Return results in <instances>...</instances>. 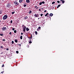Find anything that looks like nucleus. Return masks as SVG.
<instances>
[{"label":"nucleus","instance_id":"obj_44","mask_svg":"<svg viewBox=\"0 0 74 74\" xmlns=\"http://www.w3.org/2000/svg\"><path fill=\"white\" fill-rule=\"evenodd\" d=\"M19 45L20 46H21V44H20Z\"/></svg>","mask_w":74,"mask_h":74},{"label":"nucleus","instance_id":"obj_50","mask_svg":"<svg viewBox=\"0 0 74 74\" xmlns=\"http://www.w3.org/2000/svg\"><path fill=\"white\" fill-rule=\"evenodd\" d=\"M40 19V18H38V19Z\"/></svg>","mask_w":74,"mask_h":74},{"label":"nucleus","instance_id":"obj_35","mask_svg":"<svg viewBox=\"0 0 74 74\" xmlns=\"http://www.w3.org/2000/svg\"><path fill=\"white\" fill-rule=\"evenodd\" d=\"M11 23H12V20H11L10 21Z\"/></svg>","mask_w":74,"mask_h":74},{"label":"nucleus","instance_id":"obj_14","mask_svg":"<svg viewBox=\"0 0 74 74\" xmlns=\"http://www.w3.org/2000/svg\"><path fill=\"white\" fill-rule=\"evenodd\" d=\"M15 42H16V43L18 42V40H17L15 39Z\"/></svg>","mask_w":74,"mask_h":74},{"label":"nucleus","instance_id":"obj_23","mask_svg":"<svg viewBox=\"0 0 74 74\" xmlns=\"http://www.w3.org/2000/svg\"><path fill=\"white\" fill-rule=\"evenodd\" d=\"M42 4H45V2H44V1H42Z\"/></svg>","mask_w":74,"mask_h":74},{"label":"nucleus","instance_id":"obj_41","mask_svg":"<svg viewBox=\"0 0 74 74\" xmlns=\"http://www.w3.org/2000/svg\"><path fill=\"white\" fill-rule=\"evenodd\" d=\"M47 12V10H45L44 11V12Z\"/></svg>","mask_w":74,"mask_h":74},{"label":"nucleus","instance_id":"obj_17","mask_svg":"<svg viewBox=\"0 0 74 74\" xmlns=\"http://www.w3.org/2000/svg\"><path fill=\"white\" fill-rule=\"evenodd\" d=\"M20 39L21 40H22V36H20Z\"/></svg>","mask_w":74,"mask_h":74},{"label":"nucleus","instance_id":"obj_5","mask_svg":"<svg viewBox=\"0 0 74 74\" xmlns=\"http://www.w3.org/2000/svg\"><path fill=\"white\" fill-rule=\"evenodd\" d=\"M6 27H3L2 28V30H3V31H5V30H6Z\"/></svg>","mask_w":74,"mask_h":74},{"label":"nucleus","instance_id":"obj_49","mask_svg":"<svg viewBox=\"0 0 74 74\" xmlns=\"http://www.w3.org/2000/svg\"><path fill=\"white\" fill-rule=\"evenodd\" d=\"M29 41H31V39H30Z\"/></svg>","mask_w":74,"mask_h":74},{"label":"nucleus","instance_id":"obj_51","mask_svg":"<svg viewBox=\"0 0 74 74\" xmlns=\"http://www.w3.org/2000/svg\"><path fill=\"white\" fill-rule=\"evenodd\" d=\"M1 53H3V52H2Z\"/></svg>","mask_w":74,"mask_h":74},{"label":"nucleus","instance_id":"obj_2","mask_svg":"<svg viewBox=\"0 0 74 74\" xmlns=\"http://www.w3.org/2000/svg\"><path fill=\"white\" fill-rule=\"evenodd\" d=\"M7 18H8V16H7V15H5L4 16L3 18V20H5V19H6Z\"/></svg>","mask_w":74,"mask_h":74},{"label":"nucleus","instance_id":"obj_19","mask_svg":"<svg viewBox=\"0 0 74 74\" xmlns=\"http://www.w3.org/2000/svg\"><path fill=\"white\" fill-rule=\"evenodd\" d=\"M32 11H30L29 12V14H31L32 13Z\"/></svg>","mask_w":74,"mask_h":74},{"label":"nucleus","instance_id":"obj_28","mask_svg":"<svg viewBox=\"0 0 74 74\" xmlns=\"http://www.w3.org/2000/svg\"><path fill=\"white\" fill-rule=\"evenodd\" d=\"M42 15H43V14H40L41 16H42Z\"/></svg>","mask_w":74,"mask_h":74},{"label":"nucleus","instance_id":"obj_1","mask_svg":"<svg viewBox=\"0 0 74 74\" xmlns=\"http://www.w3.org/2000/svg\"><path fill=\"white\" fill-rule=\"evenodd\" d=\"M23 27V31L24 32H26V26H25V25H22Z\"/></svg>","mask_w":74,"mask_h":74},{"label":"nucleus","instance_id":"obj_39","mask_svg":"<svg viewBox=\"0 0 74 74\" xmlns=\"http://www.w3.org/2000/svg\"><path fill=\"white\" fill-rule=\"evenodd\" d=\"M10 34V35H11V34H12L11 33V32H10L9 33Z\"/></svg>","mask_w":74,"mask_h":74},{"label":"nucleus","instance_id":"obj_30","mask_svg":"<svg viewBox=\"0 0 74 74\" xmlns=\"http://www.w3.org/2000/svg\"><path fill=\"white\" fill-rule=\"evenodd\" d=\"M4 66V65L3 64V65L2 66V67H3Z\"/></svg>","mask_w":74,"mask_h":74},{"label":"nucleus","instance_id":"obj_54","mask_svg":"<svg viewBox=\"0 0 74 74\" xmlns=\"http://www.w3.org/2000/svg\"><path fill=\"white\" fill-rule=\"evenodd\" d=\"M1 22V21L0 20V23Z\"/></svg>","mask_w":74,"mask_h":74},{"label":"nucleus","instance_id":"obj_8","mask_svg":"<svg viewBox=\"0 0 74 74\" xmlns=\"http://www.w3.org/2000/svg\"><path fill=\"white\" fill-rule=\"evenodd\" d=\"M26 31H27V32H28V31H29V30H30V29H29V28H28L27 27L26 28Z\"/></svg>","mask_w":74,"mask_h":74},{"label":"nucleus","instance_id":"obj_32","mask_svg":"<svg viewBox=\"0 0 74 74\" xmlns=\"http://www.w3.org/2000/svg\"><path fill=\"white\" fill-rule=\"evenodd\" d=\"M38 29H41V27H38Z\"/></svg>","mask_w":74,"mask_h":74},{"label":"nucleus","instance_id":"obj_34","mask_svg":"<svg viewBox=\"0 0 74 74\" xmlns=\"http://www.w3.org/2000/svg\"><path fill=\"white\" fill-rule=\"evenodd\" d=\"M24 7H26V5H24Z\"/></svg>","mask_w":74,"mask_h":74},{"label":"nucleus","instance_id":"obj_43","mask_svg":"<svg viewBox=\"0 0 74 74\" xmlns=\"http://www.w3.org/2000/svg\"><path fill=\"white\" fill-rule=\"evenodd\" d=\"M21 35H23V33H21Z\"/></svg>","mask_w":74,"mask_h":74},{"label":"nucleus","instance_id":"obj_26","mask_svg":"<svg viewBox=\"0 0 74 74\" xmlns=\"http://www.w3.org/2000/svg\"><path fill=\"white\" fill-rule=\"evenodd\" d=\"M15 12H12V14H14V13H15Z\"/></svg>","mask_w":74,"mask_h":74},{"label":"nucleus","instance_id":"obj_45","mask_svg":"<svg viewBox=\"0 0 74 74\" xmlns=\"http://www.w3.org/2000/svg\"><path fill=\"white\" fill-rule=\"evenodd\" d=\"M59 8V7H58V6L57 7V8Z\"/></svg>","mask_w":74,"mask_h":74},{"label":"nucleus","instance_id":"obj_21","mask_svg":"<svg viewBox=\"0 0 74 74\" xmlns=\"http://www.w3.org/2000/svg\"><path fill=\"white\" fill-rule=\"evenodd\" d=\"M14 33H16V30H15L14 31Z\"/></svg>","mask_w":74,"mask_h":74},{"label":"nucleus","instance_id":"obj_22","mask_svg":"<svg viewBox=\"0 0 74 74\" xmlns=\"http://www.w3.org/2000/svg\"><path fill=\"white\" fill-rule=\"evenodd\" d=\"M1 11H0V14H2V11L1 10Z\"/></svg>","mask_w":74,"mask_h":74},{"label":"nucleus","instance_id":"obj_40","mask_svg":"<svg viewBox=\"0 0 74 74\" xmlns=\"http://www.w3.org/2000/svg\"><path fill=\"white\" fill-rule=\"evenodd\" d=\"M29 42V43H32V42L31 41H30Z\"/></svg>","mask_w":74,"mask_h":74},{"label":"nucleus","instance_id":"obj_36","mask_svg":"<svg viewBox=\"0 0 74 74\" xmlns=\"http://www.w3.org/2000/svg\"><path fill=\"white\" fill-rule=\"evenodd\" d=\"M57 3H60V1H57Z\"/></svg>","mask_w":74,"mask_h":74},{"label":"nucleus","instance_id":"obj_18","mask_svg":"<svg viewBox=\"0 0 74 74\" xmlns=\"http://www.w3.org/2000/svg\"><path fill=\"white\" fill-rule=\"evenodd\" d=\"M14 41H12V44H14Z\"/></svg>","mask_w":74,"mask_h":74},{"label":"nucleus","instance_id":"obj_27","mask_svg":"<svg viewBox=\"0 0 74 74\" xmlns=\"http://www.w3.org/2000/svg\"><path fill=\"white\" fill-rule=\"evenodd\" d=\"M16 53H19V51H16Z\"/></svg>","mask_w":74,"mask_h":74},{"label":"nucleus","instance_id":"obj_13","mask_svg":"<svg viewBox=\"0 0 74 74\" xmlns=\"http://www.w3.org/2000/svg\"><path fill=\"white\" fill-rule=\"evenodd\" d=\"M28 18V17H27V16H26V17H25L24 18L25 19H27V18Z\"/></svg>","mask_w":74,"mask_h":74},{"label":"nucleus","instance_id":"obj_16","mask_svg":"<svg viewBox=\"0 0 74 74\" xmlns=\"http://www.w3.org/2000/svg\"><path fill=\"white\" fill-rule=\"evenodd\" d=\"M3 35H4L3 34H0V36H3Z\"/></svg>","mask_w":74,"mask_h":74},{"label":"nucleus","instance_id":"obj_3","mask_svg":"<svg viewBox=\"0 0 74 74\" xmlns=\"http://www.w3.org/2000/svg\"><path fill=\"white\" fill-rule=\"evenodd\" d=\"M34 16L35 17H36V18H37V17H38L39 16V14H34Z\"/></svg>","mask_w":74,"mask_h":74},{"label":"nucleus","instance_id":"obj_48","mask_svg":"<svg viewBox=\"0 0 74 74\" xmlns=\"http://www.w3.org/2000/svg\"><path fill=\"white\" fill-rule=\"evenodd\" d=\"M1 73H3V72H2Z\"/></svg>","mask_w":74,"mask_h":74},{"label":"nucleus","instance_id":"obj_55","mask_svg":"<svg viewBox=\"0 0 74 74\" xmlns=\"http://www.w3.org/2000/svg\"><path fill=\"white\" fill-rule=\"evenodd\" d=\"M18 45H19V44H18Z\"/></svg>","mask_w":74,"mask_h":74},{"label":"nucleus","instance_id":"obj_7","mask_svg":"<svg viewBox=\"0 0 74 74\" xmlns=\"http://www.w3.org/2000/svg\"><path fill=\"white\" fill-rule=\"evenodd\" d=\"M26 3H29L30 2V1L29 0H26Z\"/></svg>","mask_w":74,"mask_h":74},{"label":"nucleus","instance_id":"obj_10","mask_svg":"<svg viewBox=\"0 0 74 74\" xmlns=\"http://www.w3.org/2000/svg\"><path fill=\"white\" fill-rule=\"evenodd\" d=\"M32 38H33V36H32V35L31 34V37L30 38H29V39H32Z\"/></svg>","mask_w":74,"mask_h":74},{"label":"nucleus","instance_id":"obj_38","mask_svg":"<svg viewBox=\"0 0 74 74\" xmlns=\"http://www.w3.org/2000/svg\"><path fill=\"white\" fill-rule=\"evenodd\" d=\"M9 49H8V48L6 49V50H7V51H8Z\"/></svg>","mask_w":74,"mask_h":74},{"label":"nucleus","instance_id":"obj_20","mask_svg":"<svg viewBox=\"0 0 74 74\" xmlns=\"http://www.w3.org/2000/svg\"><path fill=\"white\" fill-rule=\"evenodd\" d=\"M35 34H36V35L37 34V32L36 31H35Z\"/></svg>","mask_w":74,"mask_h":74},{"label":"nucleus","instance_id":"obj_52","mask_svg":"<svg viewBox=\"0 0 74 74\" xmlns=\"http://www.w3.org/2000/svg\"><path fill=\"white\" fill-rule=\"evenodd\" d=\"M60 0V1H62V0Z\"/></svg>","mask_w":74,"mask_h":74},{"label":"nucleus","instance_id":"obj_46","mask_svg":"<svg viewBox=\"0 0 74 74\" xmlns=\"http://www.w3.org/2000/svg\"><path fill=\"white\" fill-rule=\"evenodd\" d=\"M38 7H37V8H36V9H38Z\"/></svg>","mask_w":74,"mask_h":74},{"label":"nucleus","instance_id":"obj_9","mask_svg":"<svg viewBox=\"0 0 74 74\" xmlns=\"http://www.w3.org/2000/svg\"><path fill=\"white\" fill-rule=\"evenodd\" d=\"M49 16H53V14L52 13H50V14H49Z\"/></svg>","mask_w":74,"mask_h":74},{"label":"nucleus","instance_id":"obj_42","mask_svg":"<svg viewBox=\"0 0 74 74\" xmlns=\"http://www.w3.org/2000/svg\"><path fill=\"white\" fill-rule=\"evenodd\" d=\"M37 6H35V8H37Z\"/></svg>","mask_w":74,"mask_h":74},{"label":"nucleus","instance_id":"obj_11","mask_svg":"<svg viewBox=\"0 0 74 74\" xmlns=\"http://www.w3.org/2000/svg\"><path fill=\"white\" fill-rule=\"evenodd\" d=\"M49 15V14H48V13H47V14H46L45 15V16H47V15Z\"/></svg>","mask_w":74,"mask_h":74},{"label":"nucleus","instance_id":"obj_47","mask_svg":"<svg viewBox=\"0 0 74 74\" xmlns=\"http://www.w3.org/2000/svg\"><path fill=\"white\" fill-rule=\"evenodd\" d=\"M39 11H41V9H39Z\"/></svg>","mask_w":74,"mask_h":74},{"label":"nucleus","instance_id":"obj_37","mask_svg":"<svg viewBox=\"0 0 74 74\" xmlns=\"http://www.w3.org/2000/svg\"><path fill=\"white\" fill-rule=\"evenodd\" d=\"M12 30H15V28H13L12 29Z\"/></svg>","mask_w":74,"mask_h":74},{"label":"nucleus","instance_id":"obj_29","mask_svg":"<svg viewBox=\"0 0 74 74\" xmlns=\"http://www.w3.org/2000/svg\"><path fill=\"white\" fill-rule=\"evenodd\" d=\"M2 41H5V40L4 39H3L2 40Z\"/></svg>","mask_w":74,"mask_h":74},{"label":"nucleus","instance_id":"obj_31","mask_svg":"<svg viewBox=\"0 0 74 74\" xmlns=\"http://www.w3.org/2000/svg\"><path fill=\"white\" fill-rule=\"evenodd\" d=\"M60 5H61L60 4V5H59L58 6V7H60Z\"/></svg>","mask_w":74,"mask_h":74},{"label":"nucleus","instance_id":"obj_53","mask_svg":"<svg viewBox=\"0 0 74 74\" xmlns=\"http://www.w3.org/2000/svg\"><path fill=\"white\" fill-rule=\"evenodd\" d=\"M37 30H38V29H37Z\"/></svg>","mask_w":74,"mask_h":74},{"label":"nucleus","instance_id":"obj_25","mask_svg":"<svg viewBox=\"0 0 74 74\" xmlns=\"http://www.w3.org/2000/svg\"><path fill=\"white\" fill-rule=\"evenodd\" d=\"M55 2H52V4H55Z\"/></svg>","mask_w":74,"mask_h":74},{"label":"nucleus","instance_id":"obj_12","mask_svg":"<svg viewBox=\"0 0 74 74\" xmlns=\"http://www.w3.org/2000/svg\"><path fill=\"white\" fill-rule=\"evenodd\" d=\"M23 1V0H19V2L20 3H22Z\"/></svg>","mask_w":74,"mask_h":74},{"label":"nucleus","instance_id":"obj_33","mask_svg":"<svg viewBox=\"0 0 74 74\" xmlns=\"http://www.w3.org/2000/svg\"><path fill=\"white\" fill-rule=\"evenodd\" d=\"M1 48H3V47L2 46H1Z\"/></svg>","mask_w":74,"mask_h":74},{"label":"nucleus","instance_id":"obj_4","mask_svg":"<svg viewBox=\"0 0 74 74\" xmlns=\"http://www.w3.org/2000/svg\"><path fill=\"white\" fill-rule=\"evenodd\" d=\"M14 3L15 4V5H18L19 4V3L17 2L16 1H14Z\"/></svg>","mask_w":74,"mask_h":74},{"label":"nucleus","instance_id":"obj_15","mask_svg":"<svg viewBox=\"0 0 74 74\" xmlns=\"http://www.w3.org/2000/svg\"><path fill=\"white\" fill-rule=\"evenodd\" d=\"M62 2L63 4H64V0L62 1Z\"/></svg>","mask_w":74,"mask_h":74},{"label":"nucleus","instance_id":"obj_6","mask_svg":"<svg viewBox=\"0 0 74 74\" xmlns=\"http://www.w3.org/2000/svg\"><path fill=\"white\" fill-rule=\"evenodd\" d=\"M10 6H11V5L10 4H8L7 5V8H9L10 7Z\"/></svg>","mask_w":74,"mask_h":74},{"label":"nucleus","instance_id":"obj_24","mask_svg":"<svg viewBox=\"0 0 74 74\" xmlns=\"http://www.w3.org/2000/svg\"><path fill=\"white\" fill-rule=\"evenodd\" d=\"M42 4V2H40L39 3V5H41Z\"/></svg>","mask_w":74,"mask_h":74}]
</instances>
